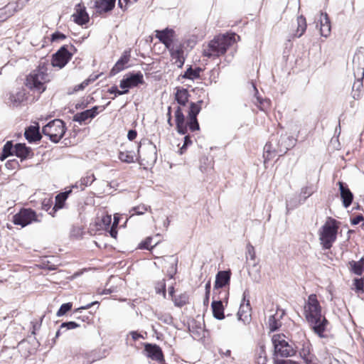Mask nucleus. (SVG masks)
Listing matches in <instances>:
<instances>
[{
	"instance_id": "obj_1",
	"label": "nucleus",
	"mask_w": 364,
	"mask_h": 364,
	"mask_svg": "<svg viewBox=\"0 0 364 364\" xmlns=\"http://www.w3.org/2000/svg\"><path fill=\"white\" fill-rule=\"evenodd\" d=\"M235 33L223 34L215 37L204 48L203 55L215 58L224 55L227 49L235 43Z\"/></svg>"
},
{
	"instance_id": "obj_2",
	"label": "nucleus",
	"mask_w": 364,
	"mask_h": 364,
	"mask_svg": "<svg viewBox=\"0 0 364 364\" xmlns=\"http://www.w3.org/2000/svg\"><path fill=\"white\" fill-rule=\"evenodd\" d=\"M50 81L48 68L45 64H41L26 77V85L40 93L46 90V83Z\"/></svg>"
},
{
	"instance_id": "obj_3",
	"label": "nucleus",
	"mask_w": 364,
	"mask_h": 364,
	"mask_svg": "<svg viewBox=\"0 0 364 364\" xmlns=\"http://www.w3.org/2000/svg\"><path fill=\"white\" fill-rule=\"evenodd\" d=\"M285 338L286 337L284 334H274L272 338L274 346L273 359L274 363L275 360H279V357H291L296 353L294 348L289 344Z\"/></svg>"
},
{
	"instance_id": "obj_4",
	"label": "nucleus",
	"mask_w": 364,
	"mask_h": 364,
	"mask_svg": "<svg viewBox=\"0 0 364 364\" xmlns=\"http://www.w3.org/2000/svg\"><path fill=\"white\" fill-rule=\"evenodd\" d=\"M338 228L336 220L334 219H329L322 226L319 239L324 249L328 250L332 247V244L336 240Z\"/></svg>"
},
{
	"instance_id": "obj_5",
	"label": "nucleus",
	"mask_w": 364,
	"mask_h": 364,
	"mask_svg": "<svg viewBox=\"0 0 364 364\" xmlns=\"http://www.w3.org/2000/svg\"><path fill=\"white\" fill-rule=\"evenodd\" d=\"M65 132V124L58 119L50 122L43 128V134L48 136L54 143L58 142L64 136Z\"/></svg>"
},
{
	"instance_id": "obj_6",
	"label": "nucleus",
	"mask_w": 364,
	"mask_h": 364,
	"mask_svg": "<svg viewBox=\"0 0 364 364\" xmlns=\"http://www.w3.org/2000/svg\"><path fill=\"white\" fill-rule=\"evenodd\" d=\"M304 316L306 321L316 317L325 316L322 306L315 294H310L305 300L304 306Z\"/></svg>"
},
{
	"instance_id": "obj_7",
	"label": "nucleus",
	"mask_w": 364,
	"mask_h": 364,
	"mask_svg": "<svg viewBox=\"0 0 364 364\" xmlns=\"http://www.w3.org/2000/svg\"><path fill=\"white\" fill-rule=\"evenodd\" d=\"M156 37L164 44L166 48H168L171 53L173 58H179L180 55L183 53V51L180 48L175 49L173 46V41L175 37V32L173 29L165 28L162 31H156Z\"/></svg>"
},
{
	"instance_id": "obj_8",
	"label": "nucleus",
	"mask_w": 364,
	"mask_h": 364,
	"mask_svg": "<svg viewBox=\"0 0 364 364\" xmlns=\"http://www.w3.org/2000/svg\"><path fill=\"white\" fill-rule=\"evenodd\" d=\"M13 223L21 225L22 228L33 222H40L36 212L31 208H22L18 213L13 216Z\"/></svg>"
},
{
	"instance_id": "obj_9",
	"label": "nucleus",
	"mask_w": 364,
	"mask_h": 364,
	"mask_svg": "<svg viewBox=\"0 0 364 364\" xmlns=\"http://www.w3.org/2000/svg\"><path fill=\"white\" fill-rule=\"evenodd\" d=\"M68 48H73L72 46H63L53 55L51 64L53 67L61 69L71 59L73 53Z\"/></svg>"
},
{
	"instance_id": "obj_10",
	"label": "nucleus",
	"mask_w": 364,
	"mask_h": 364,
	"mask_svg": "<svg viewBox=\"0 0 364 364\" xmlns=\"http://www.w3.org/2000/svg\"><path fill=\"white\" fill-rule=\"evenodd\" d=\"M310 328L313 332L320 338H325V332L329 326V321L326 318V316L316 317L311 319L306 320Z\"/></svg>"
},
{
	"instance_id": "obj_11",
	"label": "nucleus",
	"mask_w": 364,
	"mask_h": 364,
	"mask_svg": "<svg viewBox=\"0 0 364 364\" xmlns=\"http://www.w3.org/2000/svg\"><path fill=\"white\" fill-rule=\"evenodd\" d=\"M219 295L217 299H215V296L214 295L211 306L213 316L218 320H222L225 318L222 300L228 299V292L227 291H220Z\"/></svg>"
},
{
	"instance_id": "obj_12",
	"label": "nucleus",
	"mask_w": 364,
	"mask_h": 364,
	"mask_svg": "<svg viewBox=\"0 0 364 364\" xmlns=\"http://www.w3.org/2000/svg\"><path fill=\"white\" fill-rule=\"evenodd\" d=\"M353 69L355 77H364V48H360L353 58Z\"/></svg>"
},
{
	"instance_id": "obj_13",
	"label": "nucleus",
	"mask_w": 364,
	"mask_h": 364,
	"mask_svg": "<svg viewBox=\"0 0 364 364\" xmlns=\"http://www.w3.org/2000/svg\"><path fill=\"white\" fill-rule=\"evenodd\" d=\"M139 157L146 161L147 164L154 163L156 161V148L152 143L146 145H140L138 149Z\"/></svg>"
},
{
	"instance_id": "obj_14",
	"label": "nucleus",
	"mask_w": 364,
	"mask_h": 364,
	"mask_svg": "<svg viewBox=\"0 0 364 364\" xmlns=\"http://www.w3.org/2000/svg\"><path fill=\"white\" fill-rule=\"evenodd\" d=\"M203 103L202 100H199L197 103L191 102L190 104L189 111H188V118L189 121L188 122V125L189 129L192 131H196L199 129V124L197 120V115L200 112L201 109V104Z\"/></svg>"
},
{
	"instance_id": "obj_15",
	"label": "nucleus",
	"mask_w": 364,
	"mask_h": 364,
	"mask_svg": "<svg viewBox=\"0 0 364 364\" xmlns=\"http://www.w3.org/2000/svg\"><path fill=\"white\" fill-rule=\"evenodd\" d=\"M23 6L21 0H18L16 2H10L4 7L0 9V21L6 20L9 17L11 16L16 11L21 10Z\"/></svg>"
},
{
	"instance_id": "obj_16",
	"label": "nucleus",
	"mask_w": 364,
	"mask_h": 364,
	"mask_svg": "<svg viewBox=\"0 0 364 364\" xmlns=\"http://www.w3.org/2000/svg\"><path fill=\"white\" fill-rule=\"evenodd\" d=\"M144 82L143 75L139 72L131 75L129 77L124 78L120 81L119 87L122 89L128 90L137 86L139 84H142Z\"/></svg>"
},
{
	"instance_id": "obj_17",
	"label": "nucleus",
	"mask_w": 364,
	"mask_h": 364,
	"mask_svg": "<svg viewBox=\"0 0 364 364\" xmlns=\"http://www.w3.org/2000/svg\"><path fill=\"white\" fill-rule=\"evenodd\" d=\"M144 350L146 353L147 357L151 359L160 363L164 360L162 350L156 344L146 343L144 345Z\"/></svg>"
},
{
	"instance_id": "obj_18",
	"label": "nucleus",
	"mask_w": 364,
	"mask_h": 364,
	"mask_svg": "<svg viewBox=\"0 0 364 364\" xmlns=\"http://www.w3.org/2000/svg\"><path fill=\"white\" fill-rule=\"evenodd\" d=\"M250 311L251 307L250 301L246 300V292H244L242 302L237 312L238 319L242 321L244 323H248L251 318Z\"/></svg>"
},
{
	"instance_id": "obj_19",
	"label": "nucleus",
	"mask_w": 364,
	"mask_h": 364,
	"mask_svg": "<svg viewBox=\"0 0 364 364\" xmlns=\"http://www.w3.org/2000/svg\"><path fill=\"white\" fill-rule=\"evenodd\" d=\"M230 279V272L228 271H220L215 277V282L214 285V294L216 291L218 293L222 291L221 289L228 284Z\"/></svg>"
},
{
	"instance_id": "obj_20",
	"label": "nucleus",
	"mask_w": 364,
	"mask_h": 364,
	"mask_svg": "<svg viewBox=\"0 0 364 364\" xmlns=\"http://www.w3.org/2000/svg\"><path fill=\"white\" fill-rule=\"evenodd\" d=\"M338 185L339 186L340 194L343 205L345 208H348L352 203L353 195L346 183L339 181Z\"/></svg>"
},
{
	"instance_id": "obj_21",
	"label": "nucleus",
	"mask_w": 364,
	"mask_h": 364,
	"mask_svg": "<svg viewBox=\"0 0 364 364\" xmlns=\"http://www.w3.org/2000/svg\"><path fill=\"white\" fill-rule=\"evenodd\" d=\"M131 57L130 50H124L121 58L115 63L110 71L111 75H115L125 68V65L129 61Z\"/></svg>"
},
{
	"instance_id": "obj_22",
	"label": "nucleus",
	"mask_w": 364,
	"mask_h": 364,
	"mask_svg": "<svg viewBox=\"0 0 364 364\" xmlns=\"http://www.w3.org/2000/svg\"><path fill=\"white\" fill-rule=\"evenodd\" d=\"M115 1L116 0H95L94 6L97 13H107L114 9Z\"/></svg>"
},
{
	"instance_id": "obj_23",
	"label": "nucleus",
	"mask_w": 364,
	"mask_h": 364,
	"mask_svg": "<svg viewBox=\"0 0 364 364\" xmlns=\"http://www.w3.org/2000/svg\"><path fill=\"white\" fill-rule=\"evenodd\" d=\"M176 129L179 134H185L187 132V124L185 122V117L181 110V108L178 106L175 112Z\"/></svg>"
},
{
	"instance_id": "obj_24",
	"label": "nucleus",
	"mask_w": 364,
	"mask_h": 364,
	"mask_svg": "<svg viewBox=\"0 0 364 364\" xmlns=\"http://www.w3.org/2000/svg\"><path fill=\"white\" fill-rule=\"evenodd\" d=\"M284 312L283 310H278L277 312L269 316L268 319V326L270 331L273 332L279 329L282 326L280 319L284 316Z\"/></svg>"
},
{
	"instance_id": "obj_25",
	"label": "nucleus",
	"mask_w": 364,
	"mask_h": 364,
	"mask_svg": "<svg viewBox=\"0 0 364 364\" xmlns=\"http://www.w3.org/2000/svg\"><path fill=\"white\" fill-rule=\"evenodd\" d=\"M314 193L313 185H307L301 188L300 191V198L299 200V203L295 205H291L289 202H287V208H294L297 206L299 204L304 203L305 200L310 197Z\"/></svg>"
},
{
	"instance_id": "obj_26",
	"label": "nucleus",
	"mask_w": 364,
	"mask_h": 364,
	"mask_svg": "<svg viewBox=\"0 0 364 364\" xmlns=\"http://www.w3.org/2000/svg\"><path fill=\"white\" fill-rule=\"evenodd\" d=\"M319 22L321 35L328 37L331 33V22L327 14H321Z\"/></svg>"
},
{
	"instance_id": "obj_27",
	"label": "nucleus",
	"mask_w": 364,
	"mask_h": 364,
	"mask_svg": "<svg viewBox=\"0 0 364 364\" xmlns=\"http://www.w3.org/2000/svg\"><path fill=\"white\" fill-rule=\"evenodd\" d=\"M72 17L73 18V21L78 25H83L89 21V16L85 9L81 8L80 4L77 5L76 11L73 14Z\"/></svg>"
},
{
	"instance_id": "obj_28",
	"label": "nucleus",
	"mask_w": 364,
	"mask_h": 364,
	"mask_svg": "<svg viewBox=\"0 0 364 364\" xmlns=\"http://www.w3.org/2000/svg\"><path fill=\"white\" fill-rule=\"evenodd\" d=\"M24 136L29 142L39 141L41 139L38 127L36 126H30L25 131Z\"/></svg>"
},
{
	"instance_id": "obj_29",
	"label": "nucleus",
	"mask_w": 364,
	"mask_h": 364,
	"mask_svg": "<svg viewBox=\"0 0 364 364\" xmlns=\"http://www.w3.org/2000/svg\"><path fill=\"white\" fill-rule=\"evenodd\" d=\"M31 152V149L27 147L25 144H16L14 146L15 155L21 159H26Z\"/></svg>"
},
{
	"instance_id": "obj_30",
	"label": "nucleus",
	"mask_w": 364,
	"mask_h": 364,
	"mask_svg": "<svg viewBox=\"0 0 364 364\" xmlns=\"http://www.w3.org/2000/svg\"><path fill=\"white\" fill-rule=\"evenodd\" d=\"M189 94L186 89H178L176 94L175 98L178 104L182 106H185L188 101Z\"/></svg>"
},
{
	"instance_id": "obj_31",
	"label": "nucleus",
	"mask_w": 364,
	"mask_h": 364,
	"mask_svg": "<svg viewBox=\"0 0 364 364\" xmlns=\"http://www.w3.org/2000/svg\"><path fill=\"white\" fill-rule=\"evenodd\" d=\"M299 353L306 364H318L316 358L310 353L309 346L306 348H303Z\"/></svg>"
},
{
	"instance_id": "obj_32",
	"label": "nucleus",
	"mask_w": 364,
	"mask_h": 364,
	"mask_svg": "<svg viewBox=\"0 0 364 364\" xmlns=\"http://www.w3.org/2000/svg\"><path fill=\"white\" fill-rule=\"evenodd\" d=\"M95 181V176L93 174L87 175L85 177H82L80 181L77 182L73 188H80L83 190L85 187L90 186Z\"/></svg>"
},
{
	"instance_id": "obj_33",
	"label": "nucleus",
	"mask_w": 364,
	"mask_h": 364,
	"mask_svg": "<svg viewBox=\"0 0 364 364\" xmlns=\"http://www.w3.org/2000/svg\"><path fill=\"white\" fill-rule=\"evenodd\" d=\"M71 190L60 193L55 196V204L53 209H60L63 207L64 203L68 198Z\"/></svg>"
},
{
	"instance_id": "obj_34",
	"label": "nucleus",
	"mask_w": 364,
	"mask_h": 364,
	"mask_svg": "<svg viewBox=\"0 0 364 364\" xmlns=\"http://www.w3.org/2000/svg\"><path fill=\"white\" fill-rule=\"evenodd\" d=\"M172 300L176 306L182 307L188 303L189 296L187 293H183L178 296H174Z\"/></svg>"
},
{
	"instance_id": "obj_35",
	"label": "nucleus",
	"mask_w": 364,
	"mask_h": 364,
	"mask_svg": "<svg viewBox=\"0 0 364 364\" xmlns=\"http://www.w3.org/2000/svg\"><path fill=\"white\" fill-rule=\"evenodd\" d=\"M297 23H298V26H297V30H296L295 35L298 38H300L304 33V32L306 29V21L305 17L303 16H299L297 18Z\"/></svg>"
},
{
	"instance_id": "obj_36",
	"label": "nucleus",
	"mask_w": 364,
	"mask_h": 364,
	"mask_svg": "<svg viewBox=\"0 0 364 364\" xmlns=\"http://www.w3.org/2000/svg\"><path fill=\"white\" fill-rule=\"evenodd\" d=\"M202 71V69L200 68H197L196 69H193L189 68L186 70L183 77L188 78L190 80H194L200 77V73Z\"/></svg>"
},
{
	"instance_id": "obj_37",
	"label": "nucleus",
	"mask_w": 364,
	"mask_h": 364,
	"mask_svg": "<svg viewBox=\"0 0 364 364\" xmlns=\"http://www.w3.org/2000/svg\"><path fill=\"white\" fill-rule=\"evenodd\" d=\"M14 153V147L11 141H7L3 147V153L0 156V159L4 161L9 156L13 155Z\"/></svg>"
},
{
	"instance_id": "obj_38",
	"label": "nucleus",
	"mask_w": 364,
	"mask_h": 364,
	"mask_svg": "<svg viewBox=\"0 0 364 364\" xmlns=\"http://www.w3.org/2000/svg\"><path fill=\"white\" fill-rule=\"evenodd\" d=\"M88 119H91L88 109L77 113L73 117V120L80 123H82Z\"/></svg>"
},
{
	"instance_id": "obj_39",
	"label": "nucleus",
	"mask_w": 364,
	"mask_h": 364,
	"mask_svg": "<svg viewBox=\"0 0 364 364\" xmlns=\"http://www.w3.org/2000/svg\"><path fill=\"white\" fill-rule=\"evenodd\" d=\"M267 361V355L264 346H260L257 351V355L256 358L257 364H266Z\"/></svg>"
},
{
	"instance_id": "obj_40",
	"label": "nucleus",
	"mask_w": 364,
	"mask_h": 364,
	"mask_svg": "<svg viewBox=\"0 0 364 364\" xmlns=\"http://www.w3.org/2000/svg\"><path fill=\"white\" fill-rule=\"evenodd\" d=\"M351 270L357 275H361L363 271V267L362 261L355 262L352 261L350 262Z\"/></svg>"
},
{
	"instance_id": "obj_41",
	"label": "nucleus",
	"mask_w": 364,
	"mask_h": 364,
	"mask_svg": "<svg viewBox=\"0 0 364 364\" xmlns=\"http://www.w3.org/2000/svg\"><path fill=\"white\" fill-rule=\"evenodd\" d=\"M23 94L21 92H18L16 95H10L9 96V102L11 104H12L14 106L18 105L23 100Z\"/></svg>"
},
{
	"instance_id": "obj_42",
	"label": "nucleus",
	"mask_w": 364,
	"mask_h": 364,
	"mask_svg": "<svg viewBox=\"0 0 364 364\" xmlns=\"http://www.w3.org/2000/svg\"><path fill=\"white\" fill-rule=\"evenodd\" d=\"M357 80H355L353 85V98L356 99L359 97V93H355L356 91L359 92L360 89L363 87V78L361 77H356Z\"/></svg>"
},
{
	"instance_id": "obj_43",
	"label": "nucleus",
	"mask_w": 364,
	"mask_h": 364,
	"mask_svg": "<svg viewBox=\"0 0 364 364\" xmlns=\"http://www.w3.org/2000/svg\"><path fill=\"white\" fill-rule=\"evenodd\" d=\"M119 159L122 161L126 162L128 164L134 162V156L129 152H123V151L119 152Z\"/></svg>"
},
{
	"instance_id": "obj_44",
	"label": "nucleus",
	"mask_w": 364,
	"mask_h": 364,
	"mask_svg": "<svg viewBox=\"0 0 364 364\" xmlns=\"http://www.w3.org/2000/svg\"><path fill=\"white\" fill-rule=\"evenodd\" d=\"M72 308L71 303H65L60 306L59 310L58 311L56 315L58 316H62L65 314L68 311H70Z\"/></svg>"
},
{
	"instance_id": "obj_45",
	"label": "nucleus",
	"mask_w": 364,
	"mask_h": 364,
	"mask_svg": "<svg viewBox=\"0 0 364 364\" xmlns=\"http://www.w3.org/2000/svg\"><path fill=\"white\" fill-rule=\"evenodd\" d=\"M150 209V206H146L144 204H141L134 207L132 210L135 212L136 215H143L146 211Z\"/></svg>"
},
{
	"instance_id": "obj_46",
	"label": "nucleus",
	"mask_w": 364,
	"mask_h": 364,
	"mask_svg": "<svg viewBox=\"0 0 364 364\" xmlns=\"http://www.w3.org/2000/svg\"><path fill=\"white\" fill-rule=\"evenodd\" d=\"M118 223H119V218L114 215V222H113L112 225L109 230V234L114 238H116L117 235V231L116 230V228L118 225Z\"/></svg>"
},
{
	"instance_id": "obj_47",
	"label": "nucleus",
	"mask_w": 364,
	"mask_h": 364,
	"mask_svg": "<svg viewBox=\"0 0 364 364\" xmlns=\"http://www.w3.org/2000/svg\"><path fill=\"white\" fill-rule=\"evenodd\" d=\"M80 326V324L75 321L64 322L60 325V329L65 328V330L74 329Z\"/></svg>"
},
{
	"instance_id": "obj_48",
	"label": "nucleus",
	"mask_w": 364,
	"mask_h": 364,
	"mask_svg": "<svg viewBox=\"0 0 364 364\" xmlns=\"http://www.w3.org/2000/svg\"><path fill=\"white\" fill-rule=\"evenodd\" d=\"M107 92L110 94H115V95H124V94L127 93L128 90L123 89V90H119L117 89V86H112L109 89H108Z\"/></svg>"
},
{
	"instance_id": "obj_49",
	"label": "nucleus",
	"mask_w": 364,
	"mask_h": 364,
	"mask_svg": "<svg viewBox=\"0 0 364 364\" xmlns=\"http://www.w3.org/2000/svg\"><path fill=\"white\" fill-rule=\"evenodd\" d=\"M264 151L267 154V158L269 159L272 157V153L275 151V150H272V144L270 142L267 143L264 145Z\"/></svg>"
},
{
	"instance_id": "obj_50",
	"label": "nucleus",
	"mask_w": 364,
	"mask_h": 364,
	"mask_svg": "<svg viewBox=\"0 0 364 364\" xmlns=\"http://www.w3.org/2000/svg\"><path fill=\"white\" fill-rule=\"evenodd\" d=\"M151 237H147L144 242L140 243L139 248L141 249H146L149 250L150 248H152L151 244Z\"/></svg>"
},
{
	"instance_id": "obj_51",
	"label": "nucleus",
	"mask_w": 364,
	"mask_h": 364,
	"mask_svg": "<svg viewBox=\"0 0 364 364\" xmlns=\"http://www.w3.org/2000/svg\"><path fill=\"white\" fill-rule=\"evenodd\" d=\"M95 78H93L92 80L90 79H87V80H84L82 83H80V85H77L75 87V91H78V90H82L83 89H85V87H87L90 82V81H94Z\"/></svg>"
},
{
	"instance_id": "obj_52",
	"label": "nucleus",
	"mask_w": 364,
	"mask_h": 364,
	"mask_svg": "<svg viewBox=\"0 0 364 364\" xmlns=\"http://www.w3.org/2000/svg\"><path fill=\"white\" fill-rule=\"evenodd\" d=\"M102 223L103 224V228L105 229L108 228L112 223V217L111 215H105L102 218Z\"/></svg>"
},
{
	"instance_id": "obj_53",
	"label": "nucleus",
	"mask_w": 364,
	"mask_h": 364,
	"mask_svg": "<svg viewBox=\"0 0 364 364\" xmlns=\"http://www.w3.org/2000/svg\"><path fill=\"white\" fill-rule=\"evenodd\" d=\"M363 220H364V217L363 216V215H356L355 217L351 218L350 223L352 225H356Z\"/></svg>"
},
{
	"instance_id": "obj_54",
	"label": "nucleus",
	"mask_w": 364,
	"mask_h": 364,
	"mask_svg": "<svg viewBox=\"0 0 364 364\" xmlns=\"http://www.w3.org/2000/svg\"><path fill=\"white\" fill-rule=\"evenodd\" d=\"M66 37L64 34L60 33V32H55L52 34L51 40L52 41H56L58 40H63L65 39Z\"/></svg>"
},
{
	"instance_id": "obj_55",
	"label": "nucleus",
	"mask_w": 364,
	"mask_h": 364,
	"mask_svg": "<svg viewBox=\"0 0 364 364\" xmlns=\"http://www.w3.org/2000/svg\"><path fill=\"white\" fill-rule=\"evenodd\" d=\"M247 254L250 256V259L254 260L256 257L254 247L251 245H248L247 247Z\"/></svg>"
},
{
	"instance_id": "obj_56",
	"label": "nucleus",
	"mask_w": 364,
	"mask_h": 364,
	"mask_svg": "<svg viewBox=\"0 0 364 364\" xmlns=\"http://www.w3.org/2000/svg\"><path fill=\"white\" fill-rule=\"evenodd\" d=\"M191 144H192V141L191 140L190 136H186L184 137V143H183L182 147L181 148V154H183V150L186 149V147Z\"/></svg>"
},
{
	"instance_id": "obj_57",
	"label": "nucleus",
	"mask_w": 364,
	"mask_h": 364,
	"mask_svg": "<svg viewBox=\"0 0 364 364\" xmlns=\"http://www.w3.org/2000/svg\"><path fill=\"white\" fill-rule=\"evenodd\" d=\"M354 284L357 290H362L363 288V282L362 279H355L354 280Z\"/></svg>"
},
{
	"instance_id": "obj_58",
	"label": "nucleus",
	"mask_w": 364,
	"mask_h": 364,
	"mask_svg": "<svg viewBox=\"0 0 364 364\" xmlns=\"http://www.w3.org/2000/svg\"><path fill=\"white\" fill-rule=\"evenodd\" d=\"M99 108H100V107L95 106L92 109H88L89 112H90V116L91 117V119L94 118L97 114H98V113H99L98 109Z\"/></svg>"
},
{
	"instance_id": "obj_59",
	"label": "nucleus",
	"mask_w": 364,
	"mask_h": 364,
	"mask_svg": "<svg viewBox=\"0 0 364 364\" xmlns=\"http://www.w3.org/2000/svg\"><path fill=\"white\" fill-rule=\"evenodd\" d=\"M128 3H132V0H118V5L121 9H126Z\"/></svg>"
},
{
	"instance_id": "obj_60",
	"label": "nucleus",
	"mask_w": 364,
	"mask_h": 364,
	"mask_svg": "<svg viewBox=\"0 0 364 364\" xmlns=\"http://www.w3.org/2000/svg\"><path fill=\"white\" fill-rule=\"evenodd\" d=\"M97 304H98V302H97V301L92 302V303H90V304H87L86 306H81V307H80V308H77V309L75 311V312H80V311L81 310H82V309H90L91 306H92L93 305Z\"/></svg>"
},
{
	"instance_id": "obj_61",
	"label": "nucleus",
	"mask_w": 364,
	"mask_h": 364,
	"mask_svg": "<svg viewBox=\"0 0 364 364\" xmlns=\"http://www.w3.org/2000/svg\"><path fill=\"white\" fill-rule=\"evenodd\" d=\"M136 135H137L136 132L135 130L132 129L128 132L127 138L130 141H132L136 137Z\"/></svg>"
},
{
	"instance_id": "obj_62",
	"label": "nucleus",
	"mask_w": 364,
	"mask_h": 364,
	"mask_svg": "<svg viewBox=\"0 0 364 364\" xmlns=\"http://www.w3.org/2000/svg\"><path fill=\"white\" fill-rule=\"evenodd\" d=\"M275 364H299L291 360H275Z\"/></svg>"
},
{
	"instance_id": "obj_63",
	"label": "nucleus",
	"mask_w": 364,
	"mask_h": 364,
	"mask_svg": "<svg viewBox=\"0 0 364 364\" xmlns=\"http://www.w3.org/2000/svg\"><path fill=\"white\" fill-rule=\"evenodd\" d=\"M130 335L134 341H136L139 338L142 337V336L136 331H131Z\"/></svg>"
},
{
	"instance_id": "obj_64",
	"label": "nucleus",
	"mask_w": 364,
	"mask_h": 364,
	"mask_svg": "<svg viewBox=\"0 0 364 364\" xmlns=\"http://www.w3.org/2000/svg\"><path fill=\"white\" fill-rule=\"evenodd\" d=\"M41 323H38V322L33 324V331L31 332L32 334L35 335L36 331H38L40 328Z\"/></svg>"
}]
</instances>
